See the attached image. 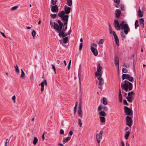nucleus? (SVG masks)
Here are the masks:
<instances>
[{"label": "nucleus", "instance_id": "f257e3e1", "mask_svg": "<svg viewBox=\"0 0 146 146\" xmlns=\"http://www.w3.org/2000/svg\"><path fill=\"white\" fill-rule=\"evenodd\" d=\"M57 22L59 25L55 22H54L53 28L54 29L56 30L59 33L58 35L60 37L62 36V37H64L68 35L66 33H65V31L66 30H64L62 29L63 23L61 22L59 20H57Z\"/></svg>", "mask_w": 146, "mask_h": 146}, {"label": "nucleus", "instance_id": "f03ea898", "mask_svg": "<svg viewBox=\"0 0 146 146\" xmlns=\"http://www.w3.org/2000/svg\"><path fill=\"white\" fill-rule=\"evenodd\" d=\"M121 87L122 90L124 89L126 92L128 91V89L129 91H131L133 89V85L131 83L127 80H125L124 83L121 84Z\"/></svg>", "mask_w": 146, "mask_h": 146}, {"label": "nucleus", "instance_id": "7ed1b4c3", "mask_svg": "<svg viewBox=\"0 0 146 146\" xmlns=\"http://www.w3.org/2000/svg\"><path fill=\"white\" fill-rule=\"evenodd\" d=\"M124 29V32L125 35L128 33L129 29L127 24L125 21H122L120 24V28Z\"/></svg>", "mask_w": 146, "mask_h": 146}, {"label": "nucleus", "instance_id": "20e7f679", "mask_svg": "<svg viewBox=\"0 0 146 146\" xmlns=\"http://www.w3.org/2000/svg\"><path fill=\"white\" fill-rule=\"evenodd\" d=\"M65 12L64 11H62L58 13V16L63 21H68L69 16L67 15H65Z\"/></svg>", "mask_w": 146, "mask_h": 146}, {"label": "nucleus", "instance_id": "39448f33", "mask_svg": "<svg viewBox=\"0 0 146 146\" xmlns=\"http://www.w3.org/2000/svg\"><path fill=\"white\" fill-rule=\"evenodd\" d=\"M125 114L128 116H132L133 115V111L130 108L125 106L124 108Z\"/></svg>", "mask_w": 146, "mask_h": 146}, {"label": "nucleus", "instance_id": "423d86ee", "mask_svg": "<svg viewBox=\"0 0 146 146\" xmlns=\"http://www.w3.org/2000/svg\"><path fill=\"white\" fill-rule=\"evenodd\" d=\"M102 68V67L100 66V64L99 63H98L97 68V72L95 73V76L102 75L103 72L101 71Z\"/></svg>", "mask_w": 146, "mask_h": 146}, {"label": "nucleus", "instance_id": "0eeeda50", "mask_svg": "<svg viewBox=\"0 0 146 146\" xmlns=\"http://www.w3.org/2000/svg\"><path fill=\"white\" fill-rule=\"evenodd\" d=\"M126 125L130 127L133 124L132 118L129 116H127L126 118Z\"/></svg>", "mask_w": 146, "mask_h": 146}, {"label": "nucleus", "instance_id": "6e6552de", "mask_svg": "<svg viewBox=\"0 0 146 146\" xmlns=\"http://www.w3.org/2000/svg\"><path fill=\"white\" fill-rule=\"evenodd\" d=\"M114 26L115 29L117 30H120V24L119 25L118 21L117 20L114 21Z\"/></svg>", "mask_w": 146, "mask_h": 146}, {"label": "nucleus", "instance_id": "1a4fd4ad", "mask_svg": "<svg viewBox=\"0 0 146 146\" xmlns=\"http://www.w3.org/2000/svg\"><path fill=\"white\" fill-rule=\"evenodd\" d=\"M102 75L96 76L99 80V84L100 86H102L104 83V81L103 78L102 77Z\"/></svg>", "mask_w": 146, "mask_h": 146}, {"label": "nucleus", "instance_id": "9d476101", "mask_svg": "<svg viewBox=\"0 0 146 146\" xmlns=\"http://www.w3.org/2000/svg\"><path fill=\"white\" fill-rule=\"evenodd\" d=\"M78 115L81 117H82V111L81 109V105L79 104V106L78 107V109L77 111Z\"/></svg>", "mask_w": 146, "mask_h": 146}, {"label": "nucleus", "instance_id": "9b49d317", "mask_svg": "<svg viewBox=\"0 0 146 146\" xmlns=\"http://www.w3.org/2000/svg\"><path fill=\"white\" fill-rule=\"evenodd\" d=\"M51 9L53 13H57L58 11V7L57 5H53Z\"/></svg>", "mask_w": 146, "mask_h": 146}, {"label": "nucleus", "instance_id": "f8f14e48", "mask_svg": "<svg viewBox=\"0 0 146 146\" xmlns=\"http://www.w3.org/2000/svg\"><path fill=\"white\" fill-rule=\"evenodd\" d=\"M90 49L91 51L92 52L93 54L95 56H97L98 55V52L96 49L93 47L92 46H91L90 47Z\"/></svg>", "mask_w": 146, "mask_h": 146}, {"label": "nucleus", "instance_id": "ddd939ff", "mask_svg": "<svg viewBox=\"0 0 146 146\" xmlns=\"http://www.w3.org/2000/svg\"><path fill=\"white\" fill-rule=\"evenodd\" d=\"M70 10L71 8L70 7H66V6H65L64 10V12L67 15L69 14L70 12Z\"/></svg>", "mask_w": 146, "mask_h": 146}, {"label": "nucleus", "instance_id": "4468645a", "mask_svg": "<svg viewBox=\"0 0 146 146\" xmlns=\"http://www.w3.org/2000/svg\"><path fill=\"white\" fill-rule=\"evenodd\" d=\"M115 63L116 66H117L118 68H119V59L117 56H115L114 58Z\"/></svg>", "mask_w": 146, "mask_h": 146}, {"label": "nucleus", "instance_id": "2eb2a0df", "mask_svg": "<svg viewBox=\"0 0 146 146\" xmlns=\"http://www.w3.org/2000/svg\"><path fill=\"white\" fill-rule=\"evenodd\" d=\"M121 13V11L120 10L118 9H116L115 12L116 17L117 18H118L119 17Z\"/></svg>", "mask_w": 146, "mask_h": 146}, {"label": "nucleus", "instance_id": "dca6fc26", "mask_svg": "<svg viewBox=\"0 0 146 146\" xmlns=\"http://www.w3.org/2000/svg\"><path fill=\"white\" fill-rule=\"evenodd\" d=\"M99 135V134H96V139H97V141L98 143V145H99V143H100V140L102 139V137H101L100 136H99V137H98Z\"/></svg>", "mask_w": 146, "mask_h": 146}, {"label": "nucleus", "instance_id": "f3484780", "mask_svg": "<svg viewBox=\"0 0 146 146\" xmlns=\"http://www.w3.org/2000/svg\"><path fill=\"white\" fill-rule=\"evenodd\" d=\"M143 12L141 11L140 7H139V8L138 10V16L139 17H141L143 16Z\"/></svg>", "mask_w": 146, "mask_h": 146}, {"label": "nucleus", "instance_id": "a211bd4d", "mask_svg": "<svg viewBox=\"0 0 146 146\" xmlns=\"http://www.w3.org/2000/svg\"><path fill=\"white\" fill-rule=\"evenodd\" d=\"M130 75L129 74H123L122 75V78L123 80H124L125 79H128L129 78Z\"/></svg>", "mask_w": 146, "mask_h": 146}, {"label": "nucleus", "instance_id": "6ab92c4d", "mask_svg": "<svg viewBox=\"0 0 146 146\" xmlns=\"http://www.w3.org/2000/svg\"><path fill=\"white\" fill-rule=\"evenodd\" d=\"M126 98L128 102L131 103L132 102L133 100L134 99V98L133 97H130L128 96L126 97Z\"/></svg>", "mask_w": 146, "mask_h": 146}, {"label": "nucleus", "instance_id": "aec40b11", "mask_svg": "<svg viewBox=\"0 0 146 146\" xmlns=\"http://www.w3.org/2000/svg\"><path fill=\"white\" fill-rule=\"evenodd\" d=\"M99 115L103 116V117H105L106 116V114L104 111H102L99 112Z\"/></svg>", "mask_w": 146, "mask_h": 146}, {"label": "nucleus", "instance_id": "412c9836", "mask_svg": "<svg viewBox=\"0 0 146 146\" xmlns=\"http://www.w3.org/2000/svg\"><path fill=\"white\" fill-rule=\"evenodd\" d=\"M130 133L129 131H127L125 132V138L126 139H128Z\"/></svg>", "mask_w": 146, "mask_h": 146}, {"label": "nucleus", "instance_id": "4be33fe9", "mask_svg": "<svg viewBox=\"0 0 146 146\" xmlns=\"http://www.w3.org/2000/svg\"><path fill=\"white\" fill-rule=\"evenodd\" d=\"M21 75L20 77L21 79H23L25 77V74L23 69H21Z\"/></svg>", "mask_w": 146, "mask_h": 146}, {"label": "nucleus", "instance_id": "5701e85b", "mask_svg": "<svg viewBox=\"0 0 146 146\" xmlns=\"http://www.w3.org/2000/svg\"><path fill=\"white\" fill-rule=\"evenodd\" d=\"M66 21V22L64 23V25H63V29H64V30H66L67 28L68 21Z\"/></svg>", "mask_w": 146, "mask_h": 146}, {"label": "nucleus", "instance_id": "b1692460", "mask_svg": "<svg viewBox=\"0 0 146 146\" xmlns=\"http://www.w3.org/2000/svg\"><path fill=\"white\" fill-rule=\"evenodd\" d=\"M71 137H68L66 139L65 138H64L63 139V142H64L65 143H66L69 140L71 139Z\"/></svg>", "mask_w": 146, "mask_h": 146}, {"label": "nucleus", "instance_id": "393cba45", "mask_svg": "<svg viewBox=\"0 0 146 146\" xmlns=\"http://www.w3.org/2000/svg\"><path fill=\"white\" fill-rule=\"evenodd\" d=\"M100 122L101 123L105 122L106 121V119L104 117L100 116L99 117Z\"/></svg>", "mask_w": 146, "mask_h": 146}, {"label": "nucleus", "instance_id": "a878e982", "mask_svg": "<svg viewBox=\"0 0 146 146\" xmlns=\"http://www.w3.org/2000/svg\"><path fill=\"white\" fill-rule=\"evenodd\" d=\"M67 5L69 6H71L72 4V0H67Z\"/></svg>", "mask_w": 146, "mask_h": 146}, {"label": "nucleus", "instance_id": "bb28decb", "mask_svg": "<svg viewBox=\"0 0 146 146\" xmlns=\"http://www.w3.org/2000/svg\"><path fill=\"white\" fill-rule=\"evenodd\" d=\"M134 94L135 93H134V92L133 91H132L128 93L127 96L130 97H133V96L134 95Z\"/></svg>", "mask_w": 146, "mask_h": 146}, {"label": "nucleus", "instance_id": "cd10ccee", "mask_svg": "<svg viewBox=\"0 0 146 146\" xmlns=\"http://www.w3.org/2000/svg\"><path fill=\"white\" fill-rule=\"evenodd\" d=\"M38 139L36 137H35L34 139V141L33 142V144L34 145H35L36 144V143L38 142Z\"/></svg>", "mask_w": 146, "mask_h": 146}, {"label": "nucleus", "instance_id": "c85d7f7f", "mask_svg": "<svg viewBox=\"0 0 146 146\" xmlns=\"http://www.w3.org/2000/svg\"><path fill=\"white\" fill-rule=\"evenodd\" d=\"M39 86H41V92H42L44 90V86L43 85V82H41V83L39 84Z\"/></svg>", "mask_w": 146, "mask_h": 146}, {"label": "nucleus", "instance_id": "c756f323", "mask_svg": "<svg viewBox=\"0 0 146 146\" xmlns=\"http://www.w3.org/2000/svg\"><path fill=\"white\" fill-rule=\"evenodd\" d=\"M68 40V38L67 37H65L63 38V42L64 43H66L67 42Z\"/></svg>", "mask_w": 146, "mask_h": 146}, {"label": "nucleus", "instance_id": "7c9ffc66", "mask_svg": "<svg viewBox=\"0 0 146 146\" xmlns=\"http://www.w3.org/2000/svg\"><path fill=\"white\" fill-rule=\"evenodd\" d=\"M103 99V104L104 105H107V102L106 99L105 98H104Z\"/></svg>", "mask_w": 146, "mask_h": 146}, {"label": "nucleus", "instance_id": "2f4dec72", "mask_svg": "<svg viewBox=\"0 0 146 146\" xmlns=\"http://www.w3.org/2000/svg\"><path fill=\"white\" fill-rule=\"evenodd\" d=\"M51 2L53 5H55L57 2V0H51Z\"/></svg>", "mask_w": 146, "mask_h": 146}, {"label": "nucleus", "instance_id": "473e14b6", "mask_svg": "<svg viewBox=\"0 0 146 146\" xmlns=\"http://www.w3.org/2000/svg\"><path fill=\"white\" fill-rule=\"evenodd\" d=\"M115 42L117 46L119 45V40L118 38H115Z\"/></svg>", "mask_w": 146, "mask_h": 146}, {"label": "nucleus", "instance_id": "72a5a7b5", "mask_svg": "<svg viewBox=\"0 0 146 146\" xmlns=\"http://www.w3.org/2000/svg\"><path fill=\"white\" fill-rule=\"evenodd\" d=\"M36 34V32L35 30H33L32 32V35L33 38H35V36Z\"/></svg>", "mask_w": 146, "mask_h": 146}, {"label": "nucleus", "instance_id": "f704fd0d", "mask_svg": "<svg viewBox=\"0 0 146 146\" xmlns=\"http://www.w3.org/2000/svg\"><path fill=\"white\" fill-rule=\"evenodd\" d=\"M15 68L16 72L17 73H19V70L18 67L17 65H16V66H15Z\"/></svg>", "mask_w": 146, "mask_h": 146}, {"label": "nucleus", "instance_id": "c9c22d12", "mask_svg": "<svg viewBox=\"0 0 146 146\" xmlns=\"http://www.w3.org/2000/svg\"><path fill=\"white\" fill-rule=\"evenodd\" d=\"M51 17L53 19H54L56 18V14H51L50 15Z\"/></svg>", "mask_w": 146, "mask_h": 146}, {"label": "nucleus", "instance_id": "e433bc0d", "mask_svg": "<svg viewBox=\"0 0 146 146\" xmlns=\"http://www.w3.org/2000/svg\"><path fill=\"white\" fill-rule=\"evenodd\" d=\"M138 23H139V22H138V20H136V21H135V29H136L137 27H138L139 26V25L138 24Z\"/></svg>", "mask_w": 146, "mask_h": 146}, {"label": "nucleus", "instance_id": "4c0bfd02", "mask_svg": "<svg viewBox=\"0 0 146 146\" xmlns=\"http://www.w3.org/2000/svg\"><path fill=\"white\" fill-rule=\"evenodd\" d=\"M119 102H121L122 100V97L121 94H119Z\"/></svg>", "mask_w": 146, "mask_h": 146}, {"label": "nucleus", "instance_id": "58836bf2", "mask_svg": "<svg viewBox=\"0 0 146 146\" xmlns=\"http://www.w3.org/2000/svg\"><path fill=\"white\" fill-rule=\"evenodd\" d=\"M112 33L113 35L115 38H118V36H117V35L116 34V33L114 31H113L112 32Z\"/></svg>", "mask_w": 146, "mask_h": 146}, {"label": "nucleus", "instance_id": "ea45409f", "mask_svg": "<svg viewBox=\"0 0 146 146\" xmlns=\"http://www.w3.org/2000/svg\"><path fill=\"white\" fill-rule=\"evenodd\" d=\"M18 7L17 6H15L13 7L11 9V11H13L16 10L18 8Z\"/></svg>", "mask_w": 146, "mask_h": 146}, {"label": "nucleus", "instance_id": "a19ab883", "mask_svg": "<svg viewBox=\"0 0 146 146\" xmlns=\"http://www.w3.org/2000/svg\"><path fill=\"white\" fill-rule=\"evenodd\" d=\"M123 66H124L126 68H128L129 66V64L127 63H124L122 65Z\"/></svg>", "mask_w": 146, "mask_h": 146}, {"label": "nucleus", "instance_id": "79ce46f5", "mask_svg": "<svg viewBox=\"0 0 146 146\" xmlns=\"http://www.w3.org/2000/svg\"><path fill=\"white\" fill-rule=\"evenodd\" d=\"M78 124L79 125L80 127H81L82 123L81 122V120L80 119H78Z\"/></svg>", "mask_w": 146, "mask_h": 146}, {"label": "nucleus", "instance_id": "37998d69", "mask_svg": "<svg viewBox=\"0 0 146 146\" xmlns=\"http://www.w3.org/2000/svg\"><path fill=\"white\" fill-rule=\"evenodd\" d=\"M16 96L15 95L13 96L12 98V99L14 103H15Z\"/></svg>", "mask_w": 146, "mask_h": 146}, {"label": "nucleus", "instance_id": "c03bdc74", "mask_svg": "<svg viewBox=\"0 0 146 146\" xmlns=\"http://www.w3.org/2000/svg\"><path fill=\"white\" fill-rule=\"evenodd\" d=\"M133 79V77L130 76H129V78L128 79V80L130 82H132Z\"/></svg>", "mask_w": 146, "mask_h": 146}, {"label": "nucleus", "instance_id": "a18cd8bd", "mask_svg": "<svg viewBox=\"0 0 146 146\" xmlns=\"http://www.w3.org/2000/svg\"><path fill=\"white\" fill-rule=\"evenodd\" d=\"M104 39H101L98 42V44H101L103 43L104 42Z\"/></svg>", "mask_w": 146, "mask_h": 146}, {"label": "nucleus", "instance_id": "49530a36", "mask_svg": "<svg viewBox=\"0 0 146 146\" xmlns=\"http://www.w3.org/2000/svg\"><path fill=\"white\" fill-rule=\"evenodd\" d=\"M43 82V85H44L46 86H47V84L46 82V80H43V82Z\"/></svg>", "mask_w": 146, "mask_h": 146}, {"label": "nucleus", "instance_id": "de8ad7c7", "mask_svg": "<svg viewBox=\"0 0 146 146\" xmlns=\"http://www.w3.org/2000/svg\"><path fill=\"white\" fill-rule=\"evenodd\" d=\"M123 102L124 104L127 105V106H128L129 104L128 103L126 100H123Z\"/></svg>", "mask_w": 146, "mask_h": 146}, {"label": "nucleus", "instance_id": "09e8293b", "mask_svg": "<svg viewBox=\"0 0 146 146\" xmlns=\"http://www.w3.org/2000/svg\"><path fill=\"white\" fill-rule=\"evenodd\" d=\"M122 71L124 73H126L127 72V70L125 68H123L122 70Z\"/></svg>", "mask_w": 146, "mask_h": 146}, {"label": "nucleus", "instance_id": "8fccbe9b", "mask_svg": "<svg viewBox=\"0 0 146 146\" xmlns=\"http://www.w3.org/2000/svg\"><path fill=\"white\" fill-rule=\"evenodd\" d=\"M102 108L105 111H108V108L106 107V106H104V107H102Z\"/></svg>", "mask_w": 146, "mask_h": 146}, {"label": "nucleus", "instance_id": "3c124183", "mask_svg": "<svg viewBox=\"0 0 146 146\" xmlns=\"http://www.w3.org/2000/svg\"><path fill=\"white\" fill-rule=\"evenodd\" d=\"M82 47V43H80L79 45V50H81Z\"/></svg>", "mask_w": 146, "mask_h": 146}, {"label": "nucleus", "instance_id": "603ef678", "mask_svg": "<svg viewBox=\"0 0 146 146\" xmlns=\"http://www.w3.org/2000/svg\"><path fill=\"white\" fill-rule=\"evenodd\" d=\"M60 134H64V131L63 129H61L60 130Z\"/></svg>", "mask_w": 146, "mask_h": 146}, {"label": "nucleus", "instance_id": "864d4df0", "mask_svg": "<svg viewBox=\"0 0 146 146\" xmlns=\"http://www.w3.org/2000/svg\"><path fill=\"white\" fill-rule=\"evenodd\" d=\"M102 107L101 106H99L98 108V111H100L102 110Z\"/></svg>", "mask_w": 146, "mask_h": 146}, {"label": "nucleus", "instance_id": "5fc2aeb1", "mask_svg": "<svg viewBox=\"0 0 146 146\" xmlns=\"http://www.w3.org/2000/svg\"><path fill=\"white\" fill-rule=\"evenodd\" d=\"M103 133V131H101L99 133V135L98 136H100L101 137H102V134Z\"/></svg>", "mask_w": 146, "mask_h": 146}, {"label": "nucleus", "instance_id": "6e6d98bb", "mask_svg": "<svg viewBox=\"0 0 146 146\" xmlns=\"http://www.w3.org/2000/svg\"><path fill=\"white\" fill-rule=\"evenodd\" d=\"M114 1L115 3L119 4L120 2V0H114Z\"/></svg>", "mask_w": 146, "mask_h": 146}, {"label": "nucleus", "instance_id": "4d7b16f0", "mask_svg": "<svg viewBox=\"0 0 146 146\" xmlns=\"http://www.w3.org/2000/svg\"><path fill=\"white\" fill-rule=\"evenodd\" d=\"M144 20L142 18L141 19H139V21H140V24L141 23H143V22H144Z\"/></svg>", "mask_w": 146, "mask_h": 146}, {"label": "nucleus", "instance_id": "13d9d810", "mask_svg": "<svg viewBox=\"0 0 146 146\" xmlns=\"http://www.w3.org/2000/svg\"><path fill=\"white\" fill-rule=\"evenodd\" d=\"M52 69L54 70V71L55 72V73H56V68H55V66L54 65H53V64H52Z\"/></svg>", "mask_w": 146, "mask_h": 146}, {"label": "nucleus", "instance_id": "bf43d9fd", "mask_svg": "<svg viewBox=\"0 0 146 146\" xmlns=\"http://www.w3.org/2000/svg\"><path fill=\"white\" fill-rule=\"evenodd\" d=\"M45 133L44 132L42 135V140L43 141H44V139H45V137H44V134H45Z\"/></svg>", "mask_w": 146, "mask_h": 146}, {"label": "nucleus", "instance_id": "052dcab7", "mask_svg": "<svg viewBox=\"0 0 146 146\" xmlns=\"http://www.w3.org/2000/svg\"><path fill=\"white\" fill-rule=\"evenodd\" d=\"M71 32H72V31H71V27L70 28V30L68 31V35H70V34Z\"/></svg>", "mask_w": 146, "mask_h": 146}, {"label": "nucleus", "instance_id": "680f3d73", "mask_svg": "<svg viewBox=\"0 0 146 146\" xmlns=\"http://www.w3.org/2000/svg\"><path fill=\"white\" fill-rule=\"evenodd\" d=\"M0 33L4 37V38H6V36L5 35L4 33L3 32H0Z\"/></svg>", "mask_w": 146, "mask_h": 146}, {"label": "nucleus", "instance_id": "e2e57ef3", "mask_svg": "<svg viewBox=\"0 0 146 146\" xmlns=\"http://www.w3.org/2000/svg\"><path fill=\"white\" fill-rule=\"evenodd\" d=\"M77 104H78V102H76V104H75V105L74 108V109H77Z\"/></svg>", "mask_w": 146, "mask_h": 146}, {"label": "nucleus", "instance_id": "0e129e2a", "mask_svg": "<svg viewBox=\"0 0 146 146\" xmlns=\"http://www.w3.org/2000/svg\"><path fill=\"white\" fill-rule=\"evenodd\" d=\"M121 36L123 38H126L125 36L123 33L121 35Z\"/></svg>", "mask_w": 146, "mask_h": 146}, {"label": "nucleus", "instance_id": "69168bd1", "mask_svg": "<svg viewBox=\"0 0 146 146\" xmlns=\"http://www.w3.org/2000/svg\"><path fill=\"white\" fill-rule=\"evenodd\" d=\"M92 46H93V47L94 48V47H97V45L96 44H92Z\"/></svg>", "mask_w": 146, "mask_h": 146}, {"label": "nucleus", "instance_id": "338daca9", "mask_svg": "<svg viewBox=\"0 0 146 146\" xmlns=\"http://www.w3.org/2000/svg\"><path fill=\"white\" fill-rule=\"evenodd\" d=\"M121 146H124V144L123 141H122L121 143Z\"/></svg>", "mask_w": 146, "mask_h": 146}, {"label": "nucleus", "instance_id": "774afa93", "mask_svg": "<svg viewBox=\"0 0 146 146\" xmlns=\"http://www.w3.org/2000/svg\"><path fill=\"white\" fill-rule=\"evenodd\" d=\"M73 132L72 131H70L69 133V134L70 135H72L73 134Z\"/></svg>", "mask_w": 146, "mask_h": 146}]
</instances>
